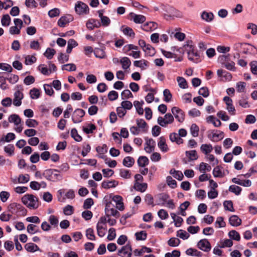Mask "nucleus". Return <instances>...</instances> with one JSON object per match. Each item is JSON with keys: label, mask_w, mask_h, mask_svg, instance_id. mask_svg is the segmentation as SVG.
<instances>
[{"label": "nucleus", "mask_w": 257, "mask_h": 257, "mask_svg": "<svg viewBox=\"0 0 257 257\" xmlns=\"http://www.w3.org/2000/svg\"><path fill=\"white\" fill-rule=\"evenodd\" d=\"M201 17L205 21L210 22L213 20L214 15L212 13L204 11L202 12Z\"/></svg>", "instance_id": "obj_32"}, {"label": "nucleus", "mask_w": 257, "mask_h": 257, "mask_svg": "<svg viewBox=\"0 0 257 257\" xmlns=\"http://www.w3.org/2000/svg\"><path fill=\"white\" fill-rule=\"evenodd\" d=\"M43 175L47 180L53 182H56L62 179V176L59 171L55 169L46 170L44 172Z\"/></svg>", "instance_id": "obj_3"}, {"label": "nucleus", "mask_w": 257, "mask_h": 257, "mask_svg": "<svg viewBox=\"0 0 257 257\" xmlns=\"http://www.w3.org/2000/svg\"><path fill=\"white\" fill-rule=\"evenodd\" d=\"M199 130V127L196 124L193 123L191 125L190 132L194 137H196L198 136Z\"/></svg>", "instance_id": "obj_58"}, {"label": "nucleus", "mask_w": 257, "mask_h": 257, "mask_svg": "<svg viewBox=\"0 0 257 257\" xmlns=\"http://www.w3.org/2000/svg\"><path fill=\"white\" fill-rule=\"evenodd\" d=\"M30 97L32 99H38L40 96L39 89L34 88L30 91Z\"/></svg>", "instance_id": "obj_49"}, {"label": "nucleus", "mask_w": 257, "mask_h": 257, "mask_svg": "<svg viewBox=\"0 0 257 257\" xmlns=\"http://www.w3.org/2000/svg\"><path fill=\"white\" fill-rule=\"evenodd\" d=\"M146 54L149 56H153L155 55L156 51L154 47L150 44H148L145 48L143 50Z\"/></svg>", "instance_id": "obj_43"}, {"label": "nucleus", "mask_w": 257, "mask_h": 257, "mask_svg": "<svg viewBox=\"0 0 257 257\" xmlns=\"http://www.w3.org/2000/svg\"><path fill=\"white\" fill-rule=\"evenodd\" d=\"M149 62L145 60H137L134 62V65L137 67H139L143 70L146 69L149 66Z\"/></svg>", "instance_id": "obj_27"}, {"label": "nucleus", "mask_w": 257, "mask_h": 257, "mask_svg": "<svg viewBox=\"0 0 257 257\" xmlns=\"http://www.w3.org/2000/svg\"><path fill=\"white\" fill-rule=\"evenodd\" d=\"M25 248L27 251L30 252L41 251V249L37 244L32 242L26 243L25 245Z\"/></svg>", "instance_id": "obj_24"}, {"label": "nucleus", "mask_w": 257, "mask_h": 257, "mask_svg": "<svg viewBox=\"0 0 257 257\" xmlns=\"http://www.w3.org/2000/svg\"><path fill=\"white\" fill-rule=\"evenodd\" d=\"M21 208H23V207L20 204L13 203L9 205L8 209L12 214H15L17 213L18 210L20 209Z\"/></svg>", "instance_id": "obj_31"}, {"label": "nucleus", "mask_w": 257, "mask_h": 257, "mask_svg": "<svg viewBox=\"0 0 257 257\" xmlns=\"http://www.w3.org/2000/svg\"><path fill=\"white\" fill-rule=\"evenodd\" d=\"M158 146L160 150L163 152H167L169 150V148L166 143V140L164 137H161L158 143Z\"/></svg>", "instance_id": "obj_22"}, {"label": "nucleus", "mask_w": 257, "mask_h": 257, "mask_svg": "<svg viewBox=\"0 0 257 257\" xmlns=\"http://www.w3.org/2000/svg\"><path fill=\"white\" fill-rule=\"evenodd\" d=\"M132 249L130 244H126L117 251V255L121 257H131Z\"/></svg>", "instance_id": "obj_9"}, {"label": "nucleus", "mask_w": 257, "mask_h": 257, "mask_svg": "<svg viewBox=\"0 0 257 257\" xmlns=\"http://www.w3.org/2000/svg\"><path fill=\"white\" fill-rule=\"evenodd\" d=\"M135 163V159L130 156L125 157L122 161V164L126 167H131Z\"/></svg>", "instance_id": "obj_34"}, {"label": "nucleus", "mask_w": 257, "mask_h": 257, "mask_svg": "<svg viewBox=\"0 0 257 257\" xmlns=\"http://www.w3.org/2000/svg\"><path fill=\"white\" fill-rule=\"evenodd\" d=\"M73 18L71 16L62 17L58 21V25L61 27H64L65 25L72 21Z\"/></svg>", "instance_id": "obj_23"}, {"label": "nucleus", "mask_w": 257, "mask_h": 257, "mask_svg": "<svg viewBox=\"0 0 257 257\" xmlns=\"http://www.w3.org/2000/svg\"><path fill=\"white\" fill-rule=\"evenodd\" d=\"M112 200L115 203V206L120 211H123L124 209V204L122 201V198L119 195H114Z\"/></svg>", "instance_id": "obj_18"}, {"label": "nucleus", "mask_w": 257, "mask_h": 257, "mask_svg": "<svg viewBox=\"0 0 257 257\" xmlns=\"http://www.w3.org/2000/svg\"><path fill=\"white\" fill-rule=\"evenodd\" d=\"M206 121L207 122L212 123L214 126L219 127L221 125V123L220 121L215 118L213 115H210L206 118Z\"/></svg>", "instance_id": "obj_37"}, {"label": "nucleus", "mask_w": 257, "mask_h": 257, "mask_svg": "<svg viewBox=\"0 0 257 257\" xmlns=\"http://www.w3.org/2000/svg\"><path fill=\"white\" fill-rule=\"evenodd\" d=\"M145 140L144 149L147 153H151L155 150L156 142L152 139L146 138Z\"/></svg>", "instance_id": "obj_14"}, {"label": "nucleus", "mask_w": 257, "mask_h": 257, "mask_svg": "<svg viewBox=\"0 0 257 257\" xmlns=\"http://www.w3.org/2000/svg\"><path fill=\"white\" fill-rule=\"evenodd\" d=\"M24 97L23 93L20 90L16 91L14 93L13 104L16 106H19L22 104V100Z\"/></svg>", "instance_id": "obj_19"}, {"label": "nucleus", "mask_w": 257, "mask_h": 257, "mask_svg": "<svg viewBox=\"0 0 257 257\" xmlns=\"http://www.w3.org/2000/svg\"><path fill=\"white\" fill-rule=\"evenodd\" d=\"M200 150L204 154L208 155L212 151L213 148L210 144H203L200 147Z\"/></svg>", "instance_id": "obj_41"}, {"label": "nucleus", "mask_w": 257, "mask_h": 257, "mask_svg": "<svg viewBox=\"0 0 257 257\" xmlns=\"http://www.w3.org/2000/svg\"><path fill=\"white\" fill-rule=\"evenodd\" d=\"M240 45L244 49L243 53L244 54H255L257 53L256 48L250 44L244 43L240 44Z\"/></svg>", "instance_id": "obj_17"}, {"label": "nucleus", "mask_w": 257, "mask_h": 257, "mask_svg": "<svg viewBox=\"0 0 257 257\" xmlns=\"http://www.w3.org/2000/svg\"><path fill=\"white\" fill-rule=\"evenodd\" d=\"M97 229V233L99 236L100 237H103L105 233L106 228L103 225H99V224H97L96 225Z\"/></svg>", "instance_id": "obj_42"}, {"label": "nucleus", "mask_w": 257, "mask_h": 257, "mask_svg": "<svg viewBox=\"0 0 257 257\" xmlns=\"http://www.w3.org/2000/svg\"><path fill=\"white\" fill-rule=\"evenodd\" d=\"M119 175L122 178L124 179H129L131 177V173L130 171L126 169H120Z\"/></svg>", "instance_id": "obj_55"}, {"label": "nucleus", "mask_w": 257, "mask_h": 257, "mask_svg": "<svg viewBox=\"0 0 257 257\" xmlns=\"http://www.w3.org/2000/svg\"><path fill=\"white\" fill-rule=\"evenodd\" d=\"M184 48L185 51L187 52L189 60L196 63L199 62L200 55L195 50V46L193 45L191 41H187L184 45Z\"/></svg>", "instance_id": "obj_1"}, {"label": "nucleus", "mask_w": 257, "mask_h": 257, "mask_svg": "<svg viewBox=\"0 0 257 257\" xmlns=\"http://www.w3.org/2000/svg\"><path fill=\"white\" fill-rule=\"evenodd\" d=\"M8 120L9 122L11 123H14V124L16 126V127H15V130L17 132L20 133L22 131L23 127L21 124L22 119L18 114H11L9 117Z\"/></svg>", "instance_id": "obj_4"}, {"label": "nucleus", "mask_w": 257, "mask_h": 257, "mask_svg": "<svg viewBox=\"0 0 257 257\" xmlns=\"http://www.w3.org/2000/svg\"><path fill=\"white\" fill-rule=\"evenodd\" d=\"M85 111L84 110L77 108L73 112L72 116V119L74 123H77L81 122V118L85 115Z\"/></svg>", "instance_id": "obj_12"}, {"label": "nucleus", "mask_w": 257, "mask_h": 257, "mask_svg": "<svg viewBox=\"0 0 257 257\" xmlns=\"http://www.w3.org/2000/svg\"><path fill=\"white\" fill-rule=\"evenodd\" d=\"M241 190V188L238 186L231 185L229 187V191L234 193L236 195H239Z\"/></svg>", "instance_id": "obj_59"}, {"label": "nucleus", "mask_w": 257, "mask_h": 257, "mask_svg": "<svg viewBox=\"0 0 257 257\" xmlns=\"http://www.w3.org/2000/svg\"><path fill=\"white\" fill-rule=\"evenodd\" d=\"M168 13L164 14V17L166 19L171 18H182L183 14L179 10L175 9L174 8L170 6L169 10H168Z\"/></svg>", "instance_id": "obj_10"}, {"label": "nucleus", "mask_w": 257, "mask_h": 257, "mask_svg": "<svg viewBox=\"0 0 257 257\" xmlns=\"http://www.w3.org/2000/svg\"><path fill=\"white\" fill-rule=\"evenodd\" d=\"M86 236L87 238L91 240H95V236L94 235V230L91 228H89L86 230Z\"/></svg>", "instance_id": "obj_51"}, {"label": "nucleus", "mask_w": 257, "mask_h": 257, "mask_svg": "<svg viewBox=\"0 0 257 257\" xmlns=\"http://www.w3.org/2000/svg\"><path fill=\"white\" fill-rule=\"evenodd\" d=\"M250 70L254 75H257V61H252L249 63Z\"/></svg>", "instance_id": "obj_64"}, {"label": "nucleus", "mask_w": 257, "mask_h": 257, "mask_svg": "<svg viewBox=\"0 0 257 257\" xmlns=\"http://www.w3.org/2000/svg\"><path fill=\"white\" fill-rule=\"evenodd\" d=\"M232 182L238 185L244 186L249 187L251 185V182L249 180H242L239 178H233L232 179Z\"/></svg>", "instance_id": "obj_20"}, {"label": "nucleus", "mask_w": 257, "mask_h": 257, "mask_svg": "<svg viewBox=\"0 0 257 257\" xmlns=\"http://www.w3.org/2000/svg\"><path fill=\"white\" fill-rule=\"evenodd\" d=\"M11 18L8 14L3 15L1 19V23L3 26L8 27L11 23Z\"/></svg>", "instance_id": "obj_44"}, {"label": "nucleus", "mask_w": 257, "mask_h": 257, "mask_svg": "<svg viewBox=\"0 0 257 257\" xmlns=\"http://www.w3.org/2000/svg\"><path fill=\"white\" fill-rule=\"evenodd\" d=\"M177 236L184 240L189 238L190 235L185 230L180 229L177 232Z\"/></svg>", "instance_id": "obj_50"}, {"label": "nucleus", "mask_w": 257, "mask_h": 257, "mask_svg": "<svg viewBox=\"0 0 257 257\" xmlns=\"http://www.w3.org/2000/svg\"><path fill=\"white\" fill-rule=\"evenodd\" d=\"M169 198V196L166 194H160L158 204L161 206L165 205Z\"/></svg>", "instance_id": "obj_38"}, {"label": "nucleus", "mask_w": 257, "mask_h": 257, "mask_svg": "<svg viewBox=\"0 0 257 257\" xmlns=\"http://www.w3.org/2000/svg\"><path fill=\"white\" fill-rule=\"evenodd\" d=\"M213 175L214 177L222 178L224 176V172L221 170V167L217 166L213 169Z\"/></svg>", "instance_id": "obj_39"}, {"label": "nucleus", "mask_w": 257, "mask_h": 257, "mask_svg": "<svg viewBox=\"0 0 257 257\" xmlns=\"http://www.w3.org/2000/svg\"><path fill=\"white\" fill-rule=\"evenodd\" d=\"M223 100L226 105V109L231 115L235 114V109L232 104V100L228 96H225Z\"/></svg>", "instance_id": "obj_13"}, {"label": "nucleus", "mask_w": 257, "mask_h": 257, "mask_svg": "<svg viewBox=\"0 0 257 257\" xmlns=\"http://www.w3.org/2000/svg\"><path fill=\"white\" fill-rule=\"evenodd\" d=\"M173 115L170 113H166L163 117L159 116L157 119L158 123L162 127H166L169 124H171L174 121Z\"/></svg>", "instance_id": "obj_5"}, {"label": "nucleus", "mask_w": 257, "mask_h": 257, "mask_svg": "<svg viewBox=\"0 0 257 257\" xmlns=\"http://www.w3.org/2000/svg\"><path fill=\"white\" fill-rule=\"evenodd\" d=\"M144 104V101H135L134 102V105L135 107L137 112L140 115H142L144 113V109L142 107V105Z\"/></svg>", "instance_id": "obj_36"}, {"label": "nucleus", "mask_w": 257, "mask_h": 257, "mask_svg": "<svg viewBox=\"0 0 257 257\" xmlns=\"http://www.w3.org/2000/svg\"><path fill=\"white\" fill-rule=\"evenodd\" d=\"M94 54L96 57L99 58H103L105 56V54L103 49L96 48L94 51Z\"/></svg>", "instance_id": "obj_54"}, {"label": "nucleus", "mask_w": 257, "mask_h": 257, "mask_svg": "<svg viewBox=\"0 0 257 257\" xmlns=\"http://www.w3.org/2000/svg\"><path fill=\"white\" fill-rule=\"evenodd\" d=\"M120 63L121 64L122 69L126 70L130 67L131 61L128 57H124L120 59Z\"/></svg>", "instance_id": "obj_33"}, {"label": "nucleus", "mask_w": 257, "mask_h": 257, "mask_svg": "<svg viewBox=\"0 0 257 257\" xmlns=\"http://www.w3.org/2000/svg\"><path fill=\"white\" fill-rule=\"evenodd\" d=\"M177 81L178 85L181 88L185 89L188 87L187 82L186 80L182 77H178Z\"/></svg>", "instance_id": "obj_46"}, {"label": "nucleus", "mask_w": 257, "mask_h": 257, "mask_svg": "<svg viewBox=\"0 0 257 257\" xmlns=\"http://www.w3.org/2000/svg\"><path fill=\"white\" fill-rule=\"evenodd\" d=\"M128 18L137 24H141L144 23L146 19V17L142 15H136L134 13H130L128 15Z\"/></svg>", "instance_id": "obj_15"}, {"label": "nucleus", "mask_w": 257, "mask_h": 257, "mask_svg": "<svg viewBox=\"0 0 257 257\" xmlns=\"http://www.w3.org/2000/svg\"><path fill=\"white\" fill-rule=\"evenodd\" d=\"M75 11L79 15L88 14L89 8L88 6L82 2H77L75 4Z\"/></svg>", "instance_id": "obj_6"}, {"label": "nucleus", "mask_w": 257, "mask_h": 257, "mask_svg": "<svg viewBox=\"0 0 257 257\" xmlns=\"http://www.w3.org/2000/svg\"><path fill=\"white\" fill-rule=\"evenodd\" d=\"M228 235L231 238L237 241H239L240 238L239 233L234 230L229 231Z\"/></svg>", "instance_id": "obj_61"}, {"label": "nucleus", "mask_w": 257, "mask_h": 257, "mask_svg": "<svg viewBox=\"0 0 257 257\" xmlns=\"http://www.w3.org/2000/svg\"><path fill=\"white\" fill-rule=\"evenodd\" d=\"M223 206L225 210H228L231 212L234 211V209L233 206V203L231 201H224L223 202Z\"/></svg>", "instance_id": "obj_53"}, {"label": "nucleus", "mask_w": 257, "mask_h": 257, "mask_svg": "<svg viewBox=\"0 0 257 257\" xmlns=\"http://www.w3.org/2000/svg\"><path fill=\"white\" fill-rule=\"evenodd\" d=\"M118 183L115 180L104 181L101 183V186L104 189L115 187Z\"/></svg>", "instance_id": "obj_25"}, {"label": "nucleus", "mask_w": 257, "mask_h": 257, "mask_svg": "<svg viewBox=\"0 0 257 257\" xmlns=\"http://www.w3.org/2000/svg\"><path fill=\"white\" fill-rule=\"evenodd\" d=\"M149 163V160L147 157L145 156H141L138 160V164L139 166L143 167L147 165Z\"/></svg>", "instance_id": "obj_48"}, {"label": "nucleus", "mask_w": 257, "mask_h": 257, "mask_svg": "<svg viewBox=\"0 0 257 257\" xmlns=\"http://www.w3.org/2000/svg\"><path fill=\"white\" fill-rule=\"evenodd\" d=\"M38 70L45 75H49L51 74L49 69L44 64L40 65L38 67Z\"/></svg>", "instance_id": "obj_60"}, {"label": "nucleus", "mask_w": 257, "mask_h": 257, "mask_svg": "<svg viewBox=\"0 0 257 257\" xmlns=\"http://www.w3.org/2000/svg\"><path fill=\"white\" fill-rule=\"evenodd\" d=\"M37 60L36 58L33 55H27L25 57V63L26 65H32Z\"/></svg>", "instance_id": "obj_52"}, {"label": "nucleus", "mask_w": 257, "mask_h": 257, "mask_svg": "<svg viewBox=\"0 0 257 257\" xmlns=\"http://www.w3.org/2000/svg\"><path fill=\"white\" fill-rule=\"evenodd\" d=\"M229 222L231 226H238L241 223V220L237 215H233L229 219Z\"/></svg>", "instance_id": "obj_28"}, {"label": "nucleus", "mask_w": 257, "mask_h": 257, "mask_svg": "<svg viewBox=\"0 0 257 257\" xmlns=\"http://www.w3.org/2000/svg\"><path fill=\"white\" fill-rule=\"evenodd\" d=\"M105 212L106 216L107 217H109L112 216L115 218H118L120 216L119 212L111 206V202H107L106 203L105 208Z\"/></svg>", "instance_id": "obj_7"}, {"label": "nucleus", "mask_w": 257, "mask_h": 257, "mask_svg": "<svg viewBox=\"0 0 257 257\" xmlns=\"http://www.w3.org/2000/svg\"><path fill=\"white\" fill-rule=\"evenodd\" d=\"M180 242L179 239L176 237L171 238L168 241V245L170 246H177Z\"/></svg>", "instance_id": "obj_63"}, {"label": "nucleus", "mask_w": 257, "mask_h": 257, "mask_svg": "<svg viewBox=\"0 0 257 257\" xmlns=\"http://www.w3.org/2000/svg\"><path fill=\"white\" fill-rule=\"evenodd\" d=\"M148 185L146 183H140L138 182H136L134 185L135 189L138 191H140L141 192H145L147 188Z\"/></svg>", "instance_id": "obj_35"}, {"label": "nucleus", "mask_w": 257, "mask_h": 257, "mask_svg": "<svg viewBox=\"0 0 257 257\" xmlns=\"http://www.w3.org/2000/svg\"><path fill=\"white\" fill-rule=\"evenodd\" d=\"M170 140L172 142H175L177 144L180 145L183 143V140L175 133H171L169 136Z\"/></svg>", "instance_id": "obj_30"}, {"label": "nucleus", "mask_w": 257, "mask_h": 257, "mask_svg": "<svg viewBox=\"0 0 257 257\" xmlns=\"http://www.w3.org/2000/svg\"><path fill=\"white\" fill-rule=\"evenodd\" d=\"M215 225L217 228L224 227L225 226V222L224 221L222 217H218L215 222Z\"/></svg>", "instance_id": "obj_56"}, {"label": "nucleus", "mask_w": 257, "mask_h": 257, "mask_svg": "<svg viewBox=\"0 0 257 257\" xmlns=\"http://www.w3.org/2000/svg\"><path fill=\"white\" fill-rule=\"evenodd\" d=\"M208 138L213 142H218L224 138V134L220 131H212L208 132Z\"/></svg>", "instance_id": "obj_8"}, {"label": "nucleus", "mask_w": 257, "mask_h": 257, "mask_svg": "<svg viewBox=\"0 0 257 257\" xmlns=\"http://www.w3.org/2000/svg\"><path fill=\"white\" fill-rule=\"evenodd\" d=\"M136 122L138 127L142 132H146L147 131V124L143 119H137Z\"/></svg>", "instance_id": "obj_29"}, {"label": "nucleus", "mask_w": 257, "mask_h": 257, "mask_svg": "<svg viewBox=\"0 0 257 257\" xmlns=\"http://www.w3.org/2000/svg\"><path fill=\"white\" fill-rule=\"evenodd\" d=\"M133 97V94L128 89L123 90L121 93V97L122 99H126Z\"/></svg>", "instance_id": "obj_62"}, {"label": "nucleus", "mask_w": 257, "mask_h": 257, "mask_svg": "<svg viewBox=\"0 0 257 257\" xmlns=\"http://www.w3.org/2000/svg\"><path fill=\"white\" fill-rule=\"evenodd\" d=\"M21 200L30 209H35L39 206V199L33 194H27L24 195Z\"/></svg>", "instance_id": "obj_2"}, {"label": "nucleus", "mask_w": 257, "mask_h": 257, "mask_svg": "<svg viewBox=\"0 0 257 257\" xmlns=\"http://www.w3.org/2000/svg\"><path fill=\"white\" fill-rule=\"evenodd\" d=\"M86 27L90 30H93L95 27L98 28L100 26V23L95 19H90L86 23Z\"/></svg>", "instance_id": "obj_26"}, {"label": "nucleus", "mask_w": 257, "mask_h": 257, "mask_svg": "<svg viewBox=\"0 0 257 257\" xmlns=\"http://www.w3.org/2000/svg\"><path fill=\"white\" fill-rule=\"evenodd\" d=\"M27 232L31 234L40 232L39 227L36 225L30 224L27 227Z\"/></svg>", "instance_id": "obj_40"}, {"label": "nucleus", "mask_w": 257, "mask_h": 257, "mask_svg": "<svg viewBox=\"0 0 257 257\" xmlns=\"http://www.w3.org/2000/svg\"><path fill=\"white\" fill-rule=\"evenodd\" d=\"M172 113L175 118L180 122L184 120L185 114L184 112L179 107H173L171 110Z\"/></svg>", "instance_id": "obj_11"}, {"label": "nucleus", "mask_w": 257, "mask_h": 257, "mask_svg": "<svg viewBox=\"0 0 257 257\" xmlns=\"http://www.w3.org/2000/svg\"><path fill=\"white\" fill-rule=\"evenodd\" d=\"M186 155L190 160H196L198 158L197 152L195 150H191L186 152Z\"/></svg>", "instance_id": "obj_45"}, {"label": "nucleus", "mask_w": 257, "mask_h": 257, "mask_svg": "<svg viewBox=\"0 0 257 257\" xmlns=\"http://www.w3.org/2000/svg\"><path fill=\"white\" fill-rule=\"evenodd\" d=\"M198 247L201 250L208 252L211 248L210 243L207 239H203L200 240L197 244Z\"/></svg>", "instance_id": "obj_16"}, {"label": "nucleus", "mask_w": 257, "mask_h": 257, "mask_svg": "<svg viewBox=\"0 0 257 257\" xmlns=\"http://www.w3.org/2000/svg\"><path fill=\"white\" fill-rule=\"evenodd\" d=\"M158 25L157 23L153 22H150L147 23L142 26L143 30L147 32H151L157 28Z\"/></svg>", "instance_id": "obj_21"}, {"label": "nucleus", "mask_w": 257, "mask_h": 257, "mask_svg": "<svg viewBox=\"0 0 257 257\" xmlns=\"http://www.w3.org/2000/svg\"><path fill=\"white\" fill-rule=\"evenodd\" d=\"M55 53L56 51L54 49L49 48L47 49L44 55L47 59H51Z\"/></svg>", "instance_id": "obj_57"}, {"label": "nucleus", "mask_w": 257, "mask_h": 257, "mask_svg": "<svg viewBox=\"0 0 257 257\" xmlns=\"http://www.w3.org/2000/svg\"><path fill=\"white\" fill-rule=\"evenodd\" d=\"M30 180V176L28 174L23 175L21 174L19 176L18 178V182L19 183L24 184L27 183Z\"/></svg>", "instance_id": "obj_47"}]
</instances>
